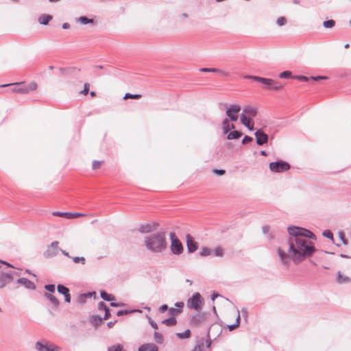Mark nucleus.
<instances>
[{"label":"nucleus","mask_w":351,"mask_h":351,"mask_svg":"<svg viewBox=\"0 0 351 351\" xmlns=\"http://www.w3.org/2000/svg\"><path fill=\"white\" fill-rule=\"evenodd\" d=\"M287 231L289 234L287 241L289 246L287 252L280 248L277 250L282 264L288 265L289 260L299 264L311 256L316 250L314 244L308 239H316V236L310 230L298 226H290Z\"/></svg>","instance_id":"obj_1"},{"label":"nucleus","mask_w":351,"mask_h":351,"mask_svg":"<svg viewBox=\"0 0 351 351\" xmlns=\"http://www.w3.org/2000/svg\"><path fill=\"white\" fill-rule=\"evenodd\" d=\"M144 245L152 253H162L167 247L166 233L160 231L145 237Z\"/></svg>","instance_id":"obj_2"},{"label":"nucleus","mask_w":351,"mask_h":351,"mask_svg":"<svg viewBox=\"0 0 351 351\" xmlns=\"http://www.w3.org/2000/svg\"><path fill=\"white\" fill-rule=\"evenodd\" d=\"M10 86H14V87L12 89L13 93H18L21 94H27L30 91L34 90L37 88V84L34 82H32L28 84H25L24 82H16L7 84L0 85V87H7Z\"/></svg>","instance_id":"obj_3"},{"label":"nucleus","mask_w":351,"mask_h":351,"mask_svg":"<svg viewBox=\"0 0 351 351\" xmlns=\"http://www.w3.org/2000/svg\"><path fill=\"white\" fill-rule=\"evenodd\" d=\"M58 245L59 241H53L50 245L47 246V250L43 252V256L45 258H51L53 257L56 256L58 254L59 252H61L64 256L68 258H71V256L69 255V252L61 248H59Z\"/></svg>","instance_id":"obj_4"},{"label":"nucleus","mask_w":351,"mask_h":351,"mask_svg":"<svg viewBox=\"0 0 351 351\" xmlns=\"http://www.w3.org/2000/svg\"><path fill=\"white\" fill-rule=\"evenodd\" d=\"M171 239L170 249L173 254L180 255L183 252L184 247L181 241L176 236L175 232H171L169 234Z\"/></svg>","instance_id":"obj_5"},{"label":"nucleus","mask_w":351,"mask_h":351,"mask_svg":"<svg viewBox=\"0 0 351 351\" xmlns=\"http://www.w3.org/2000/svg\"><path fill=\"white\" fill-rule=\"evenodd\" d=\"M271 171L274 173L285 172L290 169V165L282 160L271 162L269 165Z\"/></svg>","instance_id":"obj_6"},{"label":"nucleus","mask_w":351,"mask_h":351,"mask_svg":"<svg viewBox=\"0 0 351 351\" xmlns=\"http://www.w3.org/2000/svg\"><path fill=\"white\" fill-rule=\"evenodd\" d=\"M204 300L199 293H195L192 298L188 300L187 305L189 307L193 308L197 312L202 309Z\"/></svg>","instance_id":"obj_7"},{"label":"nucleus","mask_w":351,"mask_h":351,"mask_svg":"<svg viewBox=\"0 0 351 351\" xmlns=\"http://www.w3.org/2000/svg\"><path fill=\"white\" fill-rule=\"evenodd\" d=\"M35 348L37 351H59L58 346L47 341H38L36 343Z\"/></svg>","instance_id":"obj_8"},{"label":"nucleus","mask_w":351,"mask_h":351,"mask_svg":"<svg viewBox=\"0 0 351 351\" xmlns=\"http://www.w3.org/2000/svg\"><path fill=\"white\" fill-rule=\"evenodd\" d=\"M224 106L226 108V115L232 121H237L238 120V113L241 110V106L237 104H232L228 108V104H225Z\"/></svg>","instance_id":"obj_9"},{"label":"nucleus","mask_w":351,"mask_h":351,"mask_svg":"<svg viewBox=\"0 0 351 351\" xmlns=\"http://www.w3.org/2000/svg\"><path fill=\"white\" fill-rule=\"evenodd\" d=\"M14 279L12 271L0 272V289L5 287Z\"/></svg>","instance_id":"obj_10"},{"label":"nucleus","mask_w":351,"mask_h":351,"mask_svg":"<svg viewBox=\"0 0 351 351\" xmlns=\"http://www.w3.org/2000/svg\"><path fill=\"white\" fill-rule=\"evenodd\" d=\"M256 137V143L258 145H263L268 142V135L262 130L258 129L254 133Z\"/></svg>","instance_id":"obj_11"},{"label":"nucleus","mask_w":351,"mask_h":351,"mask_svg":"<svg viewBox=\"0 0 351 351\" xmlns=\"http://www.w3.org/2000/svg\"><path fill=\"white\" fill-rule=\"evenodd\" d=\"M265 82H263V84H264L265 87L269 89L279 90H281L283 87L282 84L272 79L265 78Z\"/></svg>","instance_id":"obj_12"},{"label":"nucleus","mask_w":351,"mask_h":351,"mask_svg":"<svg viewBox=\"0 0 351 351\" xmlns=\"http://www.w3.org/2000/svg\"><path fill=\"white\" fill-rule=\"evenodd\" d=\"M53 216L65 217L67 219H73L76 217L85 216L86 215L81 213H69V212H59L54 211L52 213Z\"/></svg>","instance_id":"obj_13"},{"label":"nucleus","mask_w":351,"mask_h":351,"mask_svg":"<svg viewBox=\"0 0 351 351\" xmlns=\"http://www.w3.org/2000/svg\"><path fill=\"white\" fill-rule=\"evenodd\" d=\"M206 319V314L204 313H199L192 315L191 318V323L195 326H199L204 322Z\"/></svg>","instance_id":"obj_14"},{"label":"nucleus","mask_w":351,"mask_h":351,"mask_svg":"<svg viewBox=\"0 0 351 351\" xmlns=\"http://www.w3.org/2000/svg\"><path fill=\"white\" fill-rule=\"evenodd\" d=\"M16 283L25 287L26 289L29 290L36 289V285L33 282L26 278H20L16 280Z\"/></svg>","instance_id":"obj_15"},{"label":"nucleus","mask_w":351,"mask_h":351,"mask_svg":"<svg viewBox=\"0 0 351 351\" xmlns=\"http://www.w3.org/2000/svg\"><path fill=\"white\" fill-rule=\"evenodd\" d=\"M186 246L189 253L194 252L198 248L197 243L189 234L186 236Z\"/></svg>","instance_id":"obj_16"},{"label":"nucleus","mask_w":351,"mask_h":351,"mask_svg":"<svg viewBox=\"0 0 351 351\" xmlns=\"http://www.w3.org/2000/svg\"><path fill=\"white\" fill-rule=\"evenodd\" d=\"M241 114H244L252 119L257 115V109L256 108L251 106H246L243 108Z\"/></svg>","instance_id":"obj_17"},{"label":"nucleus","mask_w":351,"mask_h":351,"mask_svg":"<svg viewBox=\"0 0 351 351\" xmlns=\"http://www.w3.org/2000/svg\"><path fill=\"white\" fill-rule=\"evenodd\" d=\"M184 302H178L175 304V306L176 308H169V313L171 315V317H175L180 313H181L182 308L184 307Z\"/></svg>","instance_id":"obj_18"},{"label":"nucleus","mask_w":351,"mask_h":351,"mask_svg":"<svg viewBox=\"0 0 351 351\" xmlns=\"http://www.w3.org/2000/svg\"><path fill=\"white\" fill-rule=\"evenodd\" d=\"M43 295L45 298H47L52 304L53 308L54 309H57L59 307L60 301L53 295H52L49 293H47V292H45Z\"/></svg>","instance_id":"obj_19"},{"label":"nucleus","mask_w":351,"mask_h":351,"mask_svg":"<svg viewBox=\"0 0 351 351\" xmlns=\"http://www.w3.org/2000/svg\"><path fill=\"white\" fill-rule=\"evenodd\" d=\"M200 71L204 73H215L223 76L228 75V73L227 72H225L221 69L216 68H202L200 69Z\"/></svg>","instance_id":"obj_20"},{"label":"nucleus","mask_w":351,"mask_h":351,"mask_svg":"<svg viewBox=\"0 0 351 351\" xmlns=\"http://www.w3.org/2000/svg\"><path fill=\"white\" fill-rule=\"evenodd\" d=\"M138 351H158V348L154 343H145L138 348Z\"/></svg>","instance_id":"obj_21"},{"label":"nucleus","mask_w":351,"mask_h":351,"mask_svg":"<svg viewBox=\"0 0 351 351\" xmlns=\"http://www.w3.org/2000/svg\"><path fill=\"white\" fill-rule=\"evenodd\" d=\"M155 227L149 223H142L139 226L138 231L141 233H149L154 230Z\"/></svg>","instance_id":"obj_22"},{"label":"nucleus","mask_w":351,"mask_h":351,"mask_svg":"<svg viewBox=\"0 0 351 351\" xmlns=\"http://www.w3.org/2000/svg\"><path fill=\"white\" fill-rule=\"evenodd\" d=\"M241 121L242 124L248 128L249 130L252 131L254 130V125H251L252 119L250 117H247L244 114H241Z\"/></svg>","instance_id":"obj_23"},{"label":"nucleus","mask_w":351,"mask_h":351,"mask_svg":"<svg viewBox=\"0 0 351 351\" xmlns=\"http://www.w3.org/2000/svg\"><path fill=\"white\" fill-rule=\"evenodd\" d=\"M52 19L51 15L44 14L39 16L38 22L41 25H47Z\"/></svg>","instance_id":"obj_24"},{"label":"nucleus","mask_w":351,"mask_h":351,"mask_svg":"<svg viewBox=\"0 0 351 351\" xmlns=\"http://www.w3.org/2000/svg\"><path fill=\"white\" fill-rule=\"evenodd\" d=\"M227 134L228 135H227L226 138H227L228 140L238 139L240 137H241L242 135H243L241 132H239V131H237V130H234L232 132H228Z\"/></svg>","instance_id":"obj_25"},{"label":"nucleus","mask_w":351,"mask_h":351,"mask_svg":"<svg viewBox=\"0 0 351 351\" xmlns=\"http://www.w3.org/2000/svg\"><path fill=\"white\" fill-rule=\"evenodd\" d=\"M100 296L104 300L108 302L115 300V297L113 295L108 293L106 291L104 290L100 291Z\"/></svg>","instance_id":"obj_26"},{"label":"nucleus","mask_w":351,"mask_h":351,"mask_svg":"<svg viewBox=\"0 0 351 351\" xmlns=\"http://www.w3.org/2000/svg\"><path fill=\"white\" fill-rule=\"evenodd\" d=\"M337 281L339 284H343L351 282V279L349 277L343 275L340 271H339L337 274Z\"/></svg>","instance_id":"obj_27"},{"label":"nucleus","mask_w":351,"mask_h":351,"mask_svg":"<svg viewBox=\"0 0 351 351\" xmlns=\"http://www.w3.org/2000/svg\"><path fill=\"white\" fill-rule=\"evenodd\" d=\"M76 22L80 23L82 25H86V24H93L94 20L92 19H88L86 16H82L79 18L75 19Z\"/></svg>","instance_id":"obj_28"},{"label":"nucleus","mask_w":351,"mask_h":351,"mask_svg":"<svg viewBox=\"0 0 351 351\" xmlns=\"http://www.w3.org/2000/svg\"><path fill=\"white\" fill-rule=\"evenodd\" d=\"M177 323V320L175 317H170L162 321V324H165L167 326H175Z\"/></svg>","instance_id":"obj_29"},{"label":"nucleus","mask_w":351,"mask_h":351,"mask_svg":"<svg viewBox=\"0 0 351 351\" xmlns=\"http://www.w3.org/2000/svg\"><path fill=\"white\" fill-rule=\"evenodd\" d=\"M222 128L224 134H228L230 130V123L229 119L226 118L222 122Z\"/></svg>","instance_id":"obj_30"},{"label":"nucleus","mask_w":351,"mask_h":351,"mask_svg":"<svg viewBox=\"0 0 351 351\" xmlns=\"http://www.w3.org/2000/svg\"><path fill=\"white\" fill-rule=\"evenodd\" d=\"M191 330L189 329H186L183 332H177L176 333V335L180 339H188L191 337Z\"/></svg>","instance_id":"obj_31"},{"label":"nucleus","mask_w":351,"mask_h":351,"mask_svg":"<svg viewBox=\"0 0 351 351\" xmlns=\"http://www.w3.org/2000/svg\"><path fill=\"white\" fill-rule=\"evenodd\" d=\"M103 320V317H101L98 315H93L90 318L92 324L95 326L100 325L102 323Z\"/></svg>","instance_id":"obj_32"},{"label":"nucleus","mask_w":351,"mask_h":351,"mask_svg":"<svg viewBox=\"0 0 351 351\" xmlns=\"http://www.w3.org/2000/svg\"><path fill=\"white\" fill-rule=\"evenodd\" d=\"M240 319H241L240 314H239V312L238 311V315H237V319H236V323L228 326L230 331H232V330H234L235 328H237L239 326V324H240Z\"/></svg>","instance_id":"obj_33"},{"label":"nucleus","mask_w":351,"mask_h":351,"mask_svg":"<svg viewBox=\"0 0 351 351\" xmlns=\"http://www.w3.org/2000/svg\"><path fill=\"white\" fill-rule=\"evenodd\" d=\"M57 290L59 293H60L63 295L64 294L67 293V292H69V288H67L64 285H60V284L57 286Z\"/></svg>","instance_id":"obj_34"},{"label":"nucleus","mask_w":351,"mask_h":351,"mask_svg":"<svg viewBox=\"0 0 351 351\" xmlns=\"http://www.w3.org/2000/svg\"><path fill=\"white\" fill-rule=\"evenodd\" d=\"M154 337L156 342L159 344H162L164 341L163 336L156 331H155L154 333Z\"/></svg>","instance_id":"obj_35"},{"label":"nucleus","mask_w":351,"mask_h":351,"mask_svg":"<svg viewBox=\"0 0 351 351\" xmlns=\"http://www.w3.org/2000/svg\"><path fill=\"white\" fill-rule=\"evenodd\" d=\"M294 75H292V73L289 71H285L280 73L279 77L280 78L289 79L293 78Z\"/></svg>","instance_id":"obj_36"},{"label":"nucleus","mask_w":351,"mask_h":351,"mask_svg":"<svg viewBox=\"0 0 351 351\" xmlns=\"http://www.w3.org/2000/svg\"><path fill=\"white\" fill-rule=\"evenodd\" d=\"M335 21L332 19L325 21L323 23V26L325 28H332L335 26Z\"/></svg>","instance_id":"obj_37"},{"label":"nucleus","mask_w":351,"mask_h":351,"mask_svg":"<svg viewBox=\"0 0 351 351\" xmlns=\"http://www.w3.org/2000/svg\"><path fill=\"white\" fill-rule=\"evenodd\" d=\"M71 258L75 263H81L82 265H85L86 263V259L83 256H75Z\"/></svg>","instance_id":"obj_38"},{"label":"nucleus","mask_w":351,"mask_h":351,"mask_svg":"<svg viewBox=\"0 0 351 351\" xmlns=\"http://www.w3.org/2000/svg\"><path fill=\"white\" fill-rule=\"evenodd\" d=\"M44 288L45 290H47L48 291L47 293H49L51 294L52 293H54L56 291L55 285H53V284L45 285Z\"/></svg>","instance_id":"obj_39"},{"label":"nucleus","mask_w":351,"mask_h":351,"mask_svg":"<svg viewBox=\"0 0 351 351\" xmlns=\"http://www.w3.org/2000/svg\"><path fill=\"white\" fill-rule=\"evenodd\" d=\"M211 254V250L208 247H203L199 252V254L202 256H207Z\"/></svg>","instance_id":"obj_40"},{"label":"nucleus","mask_w":351,"mask_h":351,"mask_svg":"<svg viewBox=\"0 0 351 351\" xmlns=\"http://www.w3.org/2000/svg\"><path fill=\"white\" fill-rule=\"evenodd\" d=\"M141 97V95H139V94H131V93H127L125 96H124V99H140Z\"/></svg>","instance_id":"obj_41"},{"label":"nucleus","mask_w":351,"mask_h":351,"mask_svg":"<svg viewBox=\"0 0 351 351\" xmlns=\"http://www.w3.org/2000/svg\"><path fill=\"white\" fill-rule=\"evenodd\" d=\"M135 311L136 310H119L117 312V315L120 317Z\"/></svg>","instance_id":"obj_42"},{"label":"nucleus","mask_w":351,"mask_h":351,"mask_svg":"<svg viewBox=\"0 0 351 351\" xmlns=\"http://www.w3.org/2000/svg\"><path fill=\"white\" fill-rule=\"evenodd\" d=\"M323 236L333 241L334 240V237H333V234L332 232L330 231V230H324L322 233Z\"/></svg>","instance_id":"obj_43"},{"label":"nucleus","mask_w":351,"mask_h":351,"mask_svg":"<svg viewBox=\"0 0 351 351\" xmlns=\"http://www.w3.org/2000/svg\"><path fill=\"white\" fill-rule=\"evenodd\" d=\"M204 346L203 340H200L197 342V343L194 347L193 351H202V347Z\"/></svg>","instance_id":"obj_44"},{"label":"nucleus","mask_w":351,"mask_h":351,"mask_svg":"<svg viewBox=\"0 0 351 351\" xmlns=\"http://www.w3.org/2000/svg\"><path fill=\"white\" fill-rule=\"evenodd\" d=\"M214 254L216 256L221 257L223 255V250L220 247H217L215 249Z\"/></svg>","instance_id":"obj_45"},{"label":"nucleus","mask_w":351,"mask_h":351,"mask_svg":"<svg viewBox=\"0 0 351 351\" xmlns=\"http://www.w3.org/2000/svg\"><path fill=\"white\" fill-rule=\"evenodd\" d=\"M276 23L279 26H282L286 24L287 19L284 16H280L278 18Z\"/></svg>","instance_id":"obj_46"},{"label":"nucleus","mask_w":351,"mask_h":351,"mask_svg":"<svg viewBox=\"0 0 351 351\" xmlns=\"http://www.w3.org/2000/svg\"><path fill=\"white\" fill-rule=\"evenodd\" d=\"M109 308L104 302H100L98 304V309L99 311H106Z\"/></svg>","instance_id":"obj_47"},{"label":"nucleus","mask_w":351,"mask_h":351,"mask_svg":"<svg viewBox=\"0 0 351 351\" xmlns=\"http://www.w3.org/2000/svg\"><path fill=\"white\" fill-rule=\"evenodd\" d=\"M293 78L299 80L302 82H307L309 80V78L305 75H294Z\"/></svg>","instance_id":"obj_48"},{"label":"nucleus","mask_w":351,"mask_h":351,"mask_svg":"<svg viewBox=\"0 0 351 351\" xmlns=\"http://www.w3.org/2000/svg\"><path fill=\"white\" fill-rule=\"evenodd\" d=\"M90 85L88 83H85L84 85V89L80 92L81 94L87 95L88 93Z\"/></svg>","instance_id":"obj_49"},{"label":"nucleus","mask_w":351,"mask_h":351,"mask_svg":"<svg viewBox=\"0 0 351 351\" xmlns=\"http://www.w3.org/2000/svg\"><path fill=\"white\" fill-rule=\"evenodd\" d=\"M253 141V138L250 136H247V135H245L243 140H242V143L243 144H246V143H248L250 142H252Z\"/></svg>","instance_id":"obj_50"},{"label":"nucleus","mask_w":351,"mask_h":351,"mask_svg":"<svg viewBox=\"0 0 351 351\" xmlns=\"http://www.w3.org/2000/svg\"><path fill=\"white\" fill-rule=\"evenodd\" d=\"M96 293L95 291L88 292L86 293H83L80 295V298H91L93 295H95Z\"/></svg>","instance_id":"obj_51"},{"label":"nucleus","mask_w":351,"mask_h":351,"mask_svg":"<svg viewBox=\"0 0 351 351\" xmlns=\"http://www.w3.org/2000/svg\"><path fill=\"white\" fill-rule=\"evenodd\" d=\"M103 162L102 161H99V160H95L93 161V169H97L98 168H99L101 164Z\"/></svg>","instance_id":"obj_52"},{"label":"nucleus","mask_w":351,"mask_h":351,"mask_svg":"<svg viewBox=\"0 0 351 351\" xmlns=\"http://www.w3.org/2000/svg\"><path fill=\"white\" fill-rule=\"evenodd\" d=\"M253 80L254 81H256V82H261L263 84V82H265V77H259V76H256L254 75V77H253Z\"/></svg>","instance_id":"obj_53"},{"label":"nucleus","mask_w":351,"mask_h":351,"mask_svg":"<svg viewBox=\"0 0 351 351\" xmlns=\"http://www.w3.org/2000/svg\"><path fill=\"white\" fill-rule=\"evenodd\" d=\"M167 310H169V307H168V306L167 304H162L159 308V312L160 313H164Z\"/></svg>","instance_id":"obj_54"},{"label":"nucleus","mask_w":351,"mask_h":351,"mask_svg":"<svg viewBox=\"0 0 351 351\" xmlns=\"http://www.w3.org/2000/svg\"><path fill=\"white\" fill-rule=\"evenodd\" d=\"M64 296L65 302H67V303H70L71 302V296L70 293L67 292V293L64 294Z\"/></svg>","instance_id":"obj_55"},{"label":"nucleus","mask_w":351,"mask_h":351,"mask_svg":"<svg viewBox=\"0 0 351 351\" xmlns=\"http://www.w3.org/2000/svg\"><path fill=\"white\" fill-rule=\"evenodd\" d=\"M339 237H340V239H341V240L342 243H343L344 245H347V244H348V240H347L346 239H345V237H344V234H343V232H340V233H339Z\"/></svg>","instance_id":"obj_56"},{"label":"nucleus","mask_w":351,"mask_h":351,"mask_svg":"<svg viewBox=\"0 0 351 351\" xmlns=\"http://www.w3.org/2000/svg\"><path fill=\"white\" fill-rule=\"evenodd\" d=\"M311 78L313 80L317 81L319 80H326V79H327V77L318 75V76H311Z\"/></svg>","instance_id":"obj_57"},{"label":"nucleus","mask_w":351,"mask_h":351,"mask_svg":"<svg viewBox=\"0 0 351 351\" xmlns=\"http://www.w3.org/2000/svg\"><path fill=\"white\" fill-rule=\"evenodd\" d=\"M104 312H105V315H104V317H103L104 320L109 319L111 316L110 313V309L108 308Z\"/></svg>","instance_id":"obj_58"},{"label":"nucleus","mask_w":351,"mask_h":351,"mask_svg":"<svg viewBox=\"0 0 351 351\" xmlns=\"http://www.w3.org/2000/svg\"><path fill=\"white\" fill-rule=\"evenodd\" d=\"M269 226H263L262 228V231H263V233L265 234H267L269 232Z\"/></svg>","instance_id":"obj_59"},{"label":"nucleus","mask_w":351,"mask_h":351,"mask_svg":"<svg viewBox=\"0 0 351 351\" xmlns=\"http://www.w3.org/2000/svg\"><path fill=\"white\" fill-rule=\"evenodd\" d=\"M209 334H210V330H208V339H207L206 341V346L207 348H209L210 347V346H211V343H212L211 339L209 337Z\"/></svg>","instance_id":"obj_60"},{"label":"nucleus","mask_w":351,"mask_h":351,"mask_svg":"<svg viewBox=\"0 0 351 351\" xmlns=\"http://www.w3.org/2000/svg\"><path fill=\"white\" fill-rule=\"evenodd\" d=\"M149 322L150 325L154 328V329H158V325L157 324L153 321L151 318H149Z\"/></svg>","instance_id":"obj_61"},{"label":"nucleus","mask_w":351,"mask_h":351,"mask_svg":"<svg viewBox=\"0 0 351 351\" xmlns=\"http://www.w3.org/2000/svg\"><path fill=\"white\" fill-rule=\"evenodd\" d=\"M214 173L219 175L222 176L225 173V170L223 169H215Z\"/></svg>","instance_id":"obj_62"},{"label":"nucleus","mask_w":351,"mask_h":351,"mask_svg":"<svg viewBox=\"0 0 351 351\" xmlns=\"http://www.w3.org/2000/svg\"><path fill=\"white\" fill-rule=\"evenodd\" d=\"M70 27H71V26H70V24H69V23H63V24H62V29H69V28H70Z\"/></svg>","instance_id":"obj_63"},{"label":"nucleus","mask_w":351,"mask_h":351,"mask_svg":"<svg viewBox=\"0 0 351 351\" xmlns=\"http://www.w3.org/2000/svg\"><path fill=\"white\" fill-rule=\"evenodd\" d=\"M220 296V295L217 293H213V294L211 295V300H215V298H217V297Z\"/></svg>","instance_id":"obj_64"}]
</instances>
